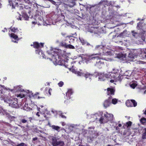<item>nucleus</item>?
<instances>
[{
	"mask_svg": "<svg viewBox=\"0 0 146 146\" xmlns=\"http://www.w3.org/2000/svg\"><path fill=\"white\" fill-rule=\"evenodd\" d=\"M96 54H91L87 56L85 58L86 62H92L94 65L100 68L103 67L104 64V61H111V59L109 58H104L100 60V58Z\"/></svg>",
	"mask_w": 146,
	"mask_h": 146,
	"instance_id": "1",
	"label": "nucleus"
},
{
	"mask_svg": "<svg viewBox=\"0 0 146 146\" xmlns=\"http://www.w3.org/2000/svg\"><path fill=\"white\" fill-rule=\"evenodd\" d=\"M52 144L53 146H64V143L63 141L59 140V138L56 136H52Z\"/></svg>",
	"mask_w": 146,
	"mask_h": 146,
	"instance_id": "2",
	"label": "nucleus"
},
{
	"mask_svg": "<svg viewBox=\"0 0 146 146\" xmlns=\"http://www.w3.org/2000/svg\"><path fill=\"white\" fill-rule=\"evenodd\" d=\"M113 119V115L112 114L108 113L104 114V117H102L100 119L99 121L101 123H107L109 121H111Z\"/></svg>",
	"mask_w": 146,
	"mask_h": 146,
	"instance_id": "3",
	"label": "nucleus"
},
{
	"mask_svg": "<svg viewBox=\"0 0 146 146\" xmlns=\"http://www.w3.org/2000/svg\"><path fill=\"white\" fill-rule=\"evenodd\" d=\"M7 102L9 104V105L12 107L17 108H21V104H18L17 100V98H11L10 99L8 100Z\"/></svg>",
	"mask_w": 146,
	"mask_h": 146,
	"instance_id": "4",
	"label": "nucleus"
},
{
	"mask_svg": "<svg viewBox=\"0 0 146 146\" xmlns=\"http://www.w3.org/2000/svg\"><path fill=\"white\" fill-rule=\"evenodd\" d=\"M70 69L75 74H77L78 76H84L86 78H89V79H90L91 77L93 76V74L88 72H85L84 73H83L82 72L79 71L77 72L76 70L72 68H71Z\"/></svg>",
	"mask_w": 146,
	"mask_h": 146,
	"instance_id": "5",
	"label": "nucleus"
},
{
	"mask_svg": "<svg viewBox=\"0 0 146 146\" xmlns=\"http://www.w3.org/2000/svg\"><path fill=\"white\" fill-rule=\"evenodd\" d=\"M31 46H33L34 47L37 48V49L36 50V53H38L39 54H40V53H41L42 54L43 57L44 58L42 51H41L40 50L39 48H41L43 47V43H41L39 44L38 43L35 42L33 43V44H31Z\"/></svg>",
	"mask_w": 146,
	"mask_h": 146,
	"instance_id": "6",
	"label": "nucleus"
},
{
	"mask_svg": "<svg viewBox=\"0 0 146 146\" xmlns=\"http://www.w3.org/2000/svg\"><path fill=\"white\" fill-rule=\"evenodd\" d=\"M20 120L21 123H28L29 121L31 122L32 118L31 117H28L27 116H22L20 117Z\"/></svg>",
	"mask_w": 146,
	"mask_h": 146,
	"instance_id": "7",
	"label": "nucleus"
},
{
	"mask_svg": "<svg viewBox=\"0 0 146 146\" xmlns=\"http://www.w3.org/2000/svg\"><path fill=\"white\" fill-rule=\"evenodd\" d=\"M104 47V46L103 45H96L94 49V50L97 51L98 52V53L95 54H96V56L101 55L102 54V52L103 51Z\"/></svg>",
	"mask_w": 146,
	"mask_h": 146,
	"instance_id": "8",
	"label": "nucleus"
},
{
	"mask_svg": "<svg viewBox=\"0 0 146 146\" xmlns=\"http://www.w3.org/2000/svg\"><path fill=\"white\" fill-rule=\"evenodd\" d=\"M126 106L128 107H135L137 105V102L133 100H127L126 102Z\"/></svg>",
	"mask_w": 146,
	"mask_h": 146,
	"instance_id": "9",
	"label": "nucleus"
},
{
	"mask_svg": "<svg viewBox=\"0 0 146 146\" xmlns=\"http://www.w3.org/2000/svg\"><path fill=\"white\" fill-rule=\"evenodd\" d=\"M9 4L11 6L12 9H15V7L18 5L19 0H8Z\"/></svg>",
	"mask_w": 146,
	"mask_h": 146,
	"instance_id": "10",
	"label": "nucleus"
},
{
	"mask_svg": "<svg viewBox=\"0 0 146 146\" xmlns=\"http://www.w3.org/2000/svg\"><path fill=\"white\" fill-rule=\"evenodd\" d=\"M98 28L91 27L88 30V31L94 34H98L100 33V31Z\"/></svg>",
	"mask_w": 146,
	"mask_h": 146,
	"instance_id": "11",
	"label": "nucleus"
},
{
	"mask_svg": "<svg viewBox=\"0 0 146 146\" xmlns=\"http://www.w3.org/2000/svg\"><path fill=\"white\" fill-rule=\"evenodd\" d=\"M57 55L55 57V56L54 55H53V57L52 58L53 60H54V61L55 62L56 64H57L61 65L62 60L60 59L59 56L58 55L57 53H56Z\"/></svg>",
	"mask_w": 146,
	"mask_h": 146,
	"instance_id": "12",
	"label": "nucleus"
},
{
	"mask_svg": "<svg viewBox=\"0 0 146 146\" xmlns=\"http://www.w3.org/2000/svg\"><path fill=\"white\" fill-rule=\"evenodd\" d=\"M111 98L110 97L106 100L103 103L104 106L106 108L109 106L111 104Z\"/></svg>",
	"mask_w": 146,
	"mask_h": 146,
	"instance_id": "13",
	"label": "nucleus"
},
{
	"mask_svg": "<svg viewBox=\"0 0 146 146\" xmlns=\"http://www.w3.org/2000/svg\"><path fill=\"white\" fill-rule=\"evenodd\" d=\"M99 80L100 81H104L107 78L106 74L104 73H100L99 74Z\"/></svg>",
	"mask_w": 146,
	"mask_h": 146,
	"instance_id": "14",
	"label": "nucleus"
},
{
	"mask_svg": "<svg viewBox=\"0 0 146 146\" xmlns=\"http://www.w3.org/2000/svg\"><path fill=\"white\" fill-rule=\"evenodd\" d=\"M62 5L64 8L67 9L69 8H71L73 7L74 6V2L73 1H72L70 3V4H67L64 3H63L62 4Z\"/></svg>",
	"mask_w": 146,
	"mask_h": 146,
	"instance_id": "15",
	"label": "nucleus"
},
{
	"mask_svg": "<svg viewBox=\"0 0 146 146\" xmlns=\"http://www.w3.org/2000/svg\"><path fill=\"white\" fill-rule=\"evenodd\" d=\"M116 74L114 73H109L106 74L107 78L115 79V78Z\"/></svg>",
	"mask_w": 146,
	"mask_h": 146,
	"instance_id": "16",
	"label": "nucleus"
},
{
	"mask_svg": "<svg viewBox=\"0 0 146 146\" xmlns=\"http://www.w3.org/2000/svg\"><path fill=\"white\" fill-rule=\"evenodd\" d=\"M115 90L112 88H107V94L108 95H114Z\"/></svg>",
	"mask_w": 146,
	"mask_h": 146,
	"instance_id": "17",
	"label": "nucleus"
},
{
	"mask_svg": "<svg viewBox=\"0 0 146 146\" xmlns=\"http://www.w3.org/2000/svg\"><path fill=\"white\" fill-rule=\"evenodd\" d=\"M67 38L69 39V43L70 44H72L74 40L75 37L72 36H68Z\"/></svg>",
	"mask_w": 146,
	"mask_h": 146,
	"instance_id": "18",
	"label": "nucleus"
},
{
	"mask_svg": "<svg viewBox=\"0 0 146 146\" xmlns=\"http://www.w3.org/2000/svg\"><path fill=\"white\" fill-rule=\"evenodd\" d=\"M73 92L71 89H69L67 92L66 93V96L69 99L70 98V96L73 93Z\"/></svg>",
	"mask_w": 146,
	"mask_h": 146,
	"instance_id": "19",
	"label": "nucleus"
},
{
	"mask_svg": "<svg viewBox=\"0 0 146 146\" xmlns=\"http://www.w3.org/2000/svg\"><path fill=\"white\" fill-rule=\"evenodd\" d=\"M22 86L19 85L17 86L14 87V89L15 91L16 92H19L22 91V90L21 89V87Z\"/></svg>",
	"mask_w": 146,
	"mask_h": 146,
	"instance_id": "20",
	"label": "nucleus"
},
{
	"mask_svg": "<svg viewBox=\"0 0 146 146\" xmlns=\"http://www.w3.org/2000/svg\"><path fill=\"white\" fill-rule=\"evenodd\" d=\"M52 128L55 130L57 131H60V127L58 126H55L53 125L51 126Z\"/></svg>",
	"mask_w": 146,
	"mask_h": 146,
	"instance_id": "21",
	"label": "nucleus"
},
{
	"mask_svg": "<svg viewBox=\"0 0 146 146\" xmlns=\"http://www.w3.org/2000/svg\"><path fill=\"white\" fill-rule=\"evenodd\" d=\"M10 29L12 32L15 33H16L19 31V30L17 28H16L11 27Z\"/></svg>",
	"mask_w": 146,
	"mask_h": 146,
	"instance_id": "22",
	"label": "nucleus"
},
{
	"mask_svg": "<svg viewBox=\"0 0 146 146\" xmlns=\"http://www.w3.org/2000/svg\"><path fill=\"white\" fill-rule=\"evenodd\" d=\"M23 108L24 110L27 111L29 110L30 109V108L29 107L28 105L26 103L25 104L24 106H23Z\"/></svg>",
	"mask_w": 146,
	"mask_h": 146,
	"instance_id": "23",
	"label": "nucleus"
},
{
	"mask_svg": "<svg viewBox=\"0 0 146 146\" xmlns=\"http://www.w3.org/2000/svg\"><path fill=\"white\" fill-rule=\"evenodd\" d=\"M108 1L106 0H103L101 1L99 3V4L102 5H108Z\"/></svg>",
	"mask_w": 146,
	"mask_h": 146,
	"instance_id": "24",
	"label": "nucleus"
},
{
	"mask_svg": "<svg viewBox=\"0 0 146 146\" xmlns=\"http://www.w3.org/2000/svg\"><path fill=\"white\" fill-rule=\"evenodd\" d=\"M79 39L83 45L86 44V43L88 42L86 41H85L84 39L82 38H79Z\"/></svg>",
	"mask_w": 146,
	"mask_h": 146,
	"instance_id": "25",
	"label": "nucleus"
},
{
	"mask_svg": "<svg viewBox=\"0 0 146 146\" xmlns=\"http://www.w3.org/2000/svg\"><path fill=\"white\" fill-rule=\"evenodd\" d=\"M131 75V72L129 71H126L124 73V75L126 76H130Z\"/></svg>",
	"mask_w": 146,
	"mask_h": 146,
	"instance_id": "26",
	"label": "nucleus"
},
{
	"mask_svg": "<svg viewBox=\"0 0 146 146\" xmlns=\"http://www.w3.org/2000/svg\"><path fill=\"white\" fill-rule=\"evenodd\" d=\"M10 36L11 37L13 38L15 40L18 38V36L15 34L13 33H11V34L10 35Z\"/></svg>",
	"mask_w": 146,
	"mask_h": 146,
	"instance_id": "27",
	"label": "nucleus"
},
{
	"mask_svg": "<svg viewBox=\"0 0 146 146\" xmlns=\"http://www.w3.org/2000/svg\"><path fill=\"white\" fill-rule=\"evenodd\" d=\"M60 45L63 46V47H64L65 48H67V44L65 42H62L60 43Z\"/></svg>",
	"mask_w": 146,
	"mask_h": 146,
	"instance_id": "28",
	"label": "nucleus"
},
{
	"mask_svg": "<svg viewBox=\"0 0 146 146\" xmlns=\"http://www.w3.org/2000/svg\"><path fill=\"white\" fill-rule=\"evenodd\" d=\"M86 43V45L89 48L91 49V48H92L93 47V45L92 44H90L88 42L87 43Z\"/></svg>",
	"mask_w": 146,
	"mask_h": 146,
	"instance_id": "29",
	"label": "nucleus"
},
{
	"mask_svg": "<svg viewBox=\"0 0 146 146\" xmlns=\"http://www.w3.org/2000/svg\"><path fill=\"white\" fill-rule=\"evenodd\" d=\"M117 100L115 98H114L112 99V103L114 104H116L117 102Z\"/></svg>",
	"mask_w": 146,
	"mask_h": 146,
	"instance_id": "30",
	"label": "nucleus"
},
{
	"mask_svg": "<svg viewBox=\"0 0 146 146\" xmlns=\"http://www.w3.org/2000/svg\"><path fill=\"white\" fill-rule=\"evenodd\" d=\"M66 48H69L70 49H74L75 48L74 47L71 45V44H68Z\"/></svg>",
	"mask_w": 146,
	"mask_h": 146,
	"instance_id": "31",
	"label": "nucleus"
},
{
	"mask_svg": "<svg viewBox=\"0 0 146 146\" xmlns=\"http://www.w3.org/2000/svg\"><path fill=\"white\" fill-rule=\"evenodd\" d=\"M94 138L92 137V136L90 137H87V139L88 141L90 142L93 141Z\"/></svg>",
	"mask_w": 146,
	"mask_h": 146,
	"instance_id": "32",
	"label": "nucleus"
},
{
	"mask_svg": "<svg viewBox=\"0 0 146 146\" xmlns=\"http://www.w3.org/2000/svg\"><path fill=\"white\" fill-rule=\"evenodd\" d=\"M130 86L133 88H134L137 86V84L136 83H133L130 85Z\"/></svg>",
	"mask_w": 146,
	"mask_h": 146,
	"instance_id": "33",
	"label": "nucleus"
},
{
	"mask_svg": "<svg viewBox=\"0 0 146 146\" xmlns=\"http://www.w3.org/2000/svg\"><path fill=\"white\" fill-rule=\"evenodd\" d=\"M131 124L132 122L130 121H129L126 123L125 126H126L127 127H128L131 126Z\"/></svg>",
	"mask_w": 146,
	"mask_h": 146,
	"instance_id": "34",
	"label": "nucleus"
},
{
	"mask_svg": "<svg viewBox=\"0 0 146 146\" xmlns=\"http://www.w3.org/2000/svg\"><path fill=\"white\" fill-rule=\"evenodd\" d=\"M132 35L133 36L135 37V38H136V37L138 35V34L137 33L135 32L134 31H132Z\"/></svg>",
	"mask_w": 146,
	"mask_h": 146,
	"instance_id": "35",
	"label": "nucleus"
},
{
	"mask_svg": "<svg viewBox=\"0 0 146 146\" xmlns=\"http://www.w3.org/2000/svg\"><path fill=\"white\" fill-rule=\"evenodd\" d=\"M140 121L142 123H144L146 122V119L145 118H142L141 119Z\"/></svg>",
	"mask_w": 146,
	"mask_h": 146,
	"instance_id": "36",
	"label": "nucleus"
},
{
	"mask_svg": "<svg viewBox=\"0 0 146 146\" xmlns=\"http://www.w3.org/2000/svg\"><path fill=\"white\" fill-rule=\"evenodd\" d=\"M23 2H25L26 3L29 4L30 3V1L29 0H21Z\"/></svg>",
	"mask_w": 146,
	"mask_h": 146,
	"instance_id": "37",
	"label": "nucleus"
},
{
	"mask_svg": "<svg viewBox=\"0 0 146 146\" xmlns=\"http://www.w3.org/2000/svg\"><path fill=\"white\" fill-rule=\"evenodd\" d=\"M145 131H146V129H145ZM142 138L143 139H146V131L145 132L143 133L142 136Z\"/></svg>",
	"mask_w": 146,
	"mask_h": 146,
	"instance_id": "38",
	"label": "nucleus"
},
{
	"mask_svg": "<svg viewBox=\"0 0 146 146\" xmlns=\"http://www.w3.org/2000/svg\"><path fill=\"white\" fill-rule=\"evenodd\" d=\"M123 33H121L118 36L116 37V38L117 39H118L119 37H123Z\"/></svg>",
	"mask_w": 146,
	"mask_h": 146,
	"instance_id": "39",
	"label": "nucleus"
},
{
	"mask_svg": "<svg viewBox=\"0 0 146 146\" xmlns=\"http://www.w3.org/2000/svg\"><path fill=\"white\" fill-rule=\"evenodd\" d=\"M18 146H27V145L24 143H21L17 145Z\"/></svg>",
	"mask_w": 146,
	"mask_h": 146,
	"instance_id": "40",
	"label": "nucleus"
},
{
	"mask_svg": "<svg viewBox=\"0 0 146 146\" xmlns=\"http://www.w3.org/2000/svg\"><path fill=\"white\" fill-rule=\"evenodd\" d=\"M58 84L59 86L62 87L63 85V82L60 81L58 83Z\"/></svg>",
	"mask_w": 146,
	"mask_h": 146,
	"instance_id": "41",
	"label": "nucleus"
},
{
	"mask_svg": "<svg viewBox=\"0 0 146 146\" xmlns=\"http://www.w3.org/2000/svg\"><path fill=\"white\" fill-rule=\"evenodd\" d=\"M92 136L94 138H96L97 136V133H95L92 134Z\"/></svg>",
	"mask_w": 146,
	"mask_h": 146,
	"instance_id": "42",
	"label": "nucleus"
},
{
	"mask_svg": "<svg viewBox=\"0 0 146 146\" xmlns=\"http://www.w3.org/2000/svg\"><path fill=\"white\" fill-rule=\"evenodd\" d=\"M129 57H130V58H134V56H133V55H132V53H130V54H129Z\"/></svg>",
	"mask_w": 146,
	"mask_h": 146,
	"instance_id": "43",
	"label": "nucleus"
},
{
	"mask_svg": "<svg viewBox=\"0 0 146 146\" xmlns=\"http://www.w3.org/2000/svg\"><path fill=\"white\" fill-rule=\"evenodd\" d=\"M52 91V89L51 88H50L49 89L48 91V93L50 95H51V92Z\"/></svg>",
	"mask_w": 146,
	"mask_h": 146,
	"instance_id": "44",
	"label": "nucleus"
},
{
	"mask_svg": "<svg viewBox=\"0 0 146 146\" xmlns=\"http://www.w3.org/2000/svg\"><path fill=\"white\" fill-rule=\"evenodd\" d=\"M60 116L62 118H66V117L64 115H62V114H61V115H60Z\"/></svg>",
	"mask_w": 146,
	"mask_h": 146,
	"instance_id": "45",
	"label": "nucleus"
},
{
	"mask_svg": "<svg viewBox=\"0 0 146 146\" xmlns=\"http://www.w3.org/2000/svg\"><path fill=\"white\" fill-rule=\"evenodd\" d=\"M25 19L26 20H28V19L29 18V17L27 15H25Z\"/></svg>",
	"mask_w": 146,
	"mask_h": 146,
	"instance_id": "46",
	"label": "nucleus"
},
{
	"mask_svg": "<svg viewBox=\"0 0 146 146\" xmlns=\"http://www.w3.org/2000/svg\"><path fill=\"white\" fill-rule=\"evenodd\" d=\"M106 54H108L109 55H111V53L110 52H106Z\"/></svg>",
	"mask_w": 146,
	"mask_h": 146,
	"instance_id": "47",
	"label": "nucleus"
},
{
	"mask_svg": "<svg viewBox=\"0 0 146 146\" xmlns=\"http://www.w3.org/2000/svg\"><path fill=\"white\" fill-rule=\"evenodd\" d=\"M38 138L37 137H35V138H34L33 139V140L34 141H35V140H36Z\"/></svg>",
	"mask_w": 146,
	"mask_h": 146,
	"instance_id": "48",
	"label": "nucleus"
},
{
	"mask_svg": "<svg viewBox=\"0 0 146 146\" xmlns=\"http://www.w3.org/2000/svg\"><path fill=\"white\" fill-rule=\"evenodd\" d=\"M114 79H111V80H110V82H111L113 83L114 82Z\"/></svg>",
	"mask_w": 146,
	"mask_h": 146,
	"instance_id": "49",
	"label": "nucleus"
},
{
	"mask_svg": "<svg viewBox=\"0 0 146 146\" xmlns=\"http://www.w3.org/2000/svg\"><path fill=\"white\" fill-rule=\"evenodd\" d=\"M22 130L23 131H25L27 130V129L25 128V127H24V128Z\"/></svg>",
	"mask_w": 146,
	"mask_h": 146,
	"instance_id": "50",
	"label": "nucleus"
},
{
	"mask_svg": "<svg viewBox=\"0 0 146 146\" xmlns=\"http://www.w3.org/2000/svg\"><path fill=\"white\" fill-rule=\"evenodd\" d=\"M61 123H62V125L63 126H64V125H66L65 123L64 122H62Z\"/></svg>",
	"mask_w": 146,
	"mask_h": 146,
	"instance_id": "51",
	"label": "nucleus"
},
{
	"mask_svg": "<svg viewBox=\"0 0 146 146\" xmlns=\"http://www.w3.org/2000/svg\"><path fill=\"white\" fill-rule=\"evenodd\" d=\"M18 125L20 127H21V128L22 129L24 128V126H23L21 125Z\"/></svg>",
	"mask_w": 146,
	"mask_h": 146,
	"instance_id": "52",
	"label": "nucleus"
},
{
	"mask_svg": "<svg viewBox=\"0 0 146 146\" xmlns=\"http://www.w3.org/2000/svg\"><path fill=\"white\" fill-rule=\"evenodd\" d=\"M104 130L106 131H109V129L107 128H105V129H104Z\"/></svg>",
	"mask_w": 146,
	"mask_h": 146,
	"instance_id": "53",
	"label": "nucleus"
},
{
	"mask_svg": "<svg viewBox=\"0 0 146 146\" xmlns=\"http://www.w3.org/2000/svg\"><path fill=\"white\" fill-rule=\"evenodd\" d=\"M39 113L38 112H37V113H36V115L38 116V117L40 116V115L39 114Z\"/></svg>",
	"mask_w": 146,
	"mask_h": 146,
	"instance_id": "54",
	"label": "nucleus"
},
{
	"mask_svg": "<svg viewBox=\"0 0 146 146\" xmlns=\"http://www.w3.org/2000/svg\"><path fill=\"white\" fill-rule=\"evenodd\" d=\"M115 128H116V129L117 130H118L119 129V128L118 127V126H117Z\"/></svg>",
	"mask_w": 146,
	"mask_h": 146,
	"instance_id": "55",
	"label": "nucleus"
},
{
	"mask_svg": "<svg viewBox=\"0 0 146 146\" xmlns=\"http://www.w3.org/2000/svg\"><path fill=\"white\" fill-rule=\"evenodd\" d=\"M143 57L146 58V54H145L143 55Z\"/></svg>",
	"mask_w": 146,
	"mask_h": 146,
	"instance_id": "56",
	"label": "nucleus"
},
{
	"mask_svg": "<svg viewBox=\"0 0 146 146\" xmlns=\"http://www.w3.org/2000/svg\"><path fill=\"white\" fill-rule=\"evenodd\" d=\"M6 31H7L6 29H4V30H3L2 31L3 32H5Z\"/></svg>",
	"mask_w": 146,
	"mask_h": 146,
	"instance_id": "57",
	"label": "nucleus"
},
{
	"mask_svg": "<svg viewBox=\"0 0 146 146\" xmlns=\"http://www.w3.org/2000/svg\"><path fill=\"white\" fill-rule=\"evenodd\" d=\"M121 126V124H119L118 125V126L119 127H120Z\"/></svg>",
	"mask_w": 146,
	"mask_h": 146,
	"instance_id": "58",
	"label": "nucleus"
},
{
	"mask_svg": "<svg viewBox=\"0 0 146 146\" xmlns=\"http://www.w3.org/2000/svg\"><path fill=\"white\" fill-rule=\"evenodd\" d=\"M122 41L121 40H119V41L115 42L117 43L118 42H121Z\"/></svg>",
	"mask_w": 146,
	"mask_h": 146,
	"instance_id": "59",
	"label": "nucleus"
},
{
	"mask_svg": "<svg viewBox=\"0 0 146 146\" xmlns=\"http://www.w3.org/2000/svg\"><path fill=\"white\" fill-rule=\"evenodd\" d=\"M18 19L20 20H21V17H19V18Z\"/></svg>",
	"mask_w": 146,
	"mask_h": 146,
	"instance_id": "60",
	"label": "nucleus"
},
{
	"mask_svg": "<svg viewBox=\"0 0 146 146\" xmlns=\"http://www.w3.org/2000/svg\"><path fill=\"white\" fill-rule=\"evenodd\" d=\"M26 127H29V126L28 125H27L26 126Z\"/></svg>",
	"mask_w": 146,
	"mask_h": 146,
	"instance_id": "61",
	"label": "nucleus"
},
{
	"mask_svg": "<svg viewBox=\"0 0 146 146\" xmlns=\"http://www.w3.org/2000/svg\"><path fill=\"white\" fill-rule=\"evenodd\" d=\"M76 47L77 48H79V46H76Z\"/></svg>",
	"mask_w": 146,
	"mask_h": 146,
	"instance_id": "62",
	"label": "nucleus"
},
{
	"mask_svg": "<svg viewBox=\"0 0 146 146\" xmlns=\"http://www.w3.org/2000/svg\"><path fill=\"white\" fill-rule=\"evenodd\" d=\"M144 113L146 115V110L144 112Z\"/></svg>",
	"mask_w": 146,
	"mask_h": 146,
	"instance_id": "63",
	"label": "nucleus"
},
{
	"mask_svg": "<svg viewBox=\"0 0 146 146\" xmlns=\"http://www.w3.org/2000/svg\"><path fill=\"white\" fill-rule=\"evenodd\" d=\"M107 146H112V145H108Z\"/></svg>",
	"mask_w": 146,
	"mask_h": 146,
	"instance_id": "64",
	"label": "nucleus"
}]
</instances>
